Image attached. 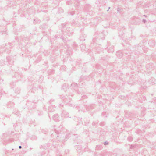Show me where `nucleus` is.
Returning <instances> with one entry per match:
<instances>
[{
    "instance_id": "1",
    "label": "nucleus",
    "mask_w": 156,
    "mask_h": 156,
    "mask_svg": "<svg viewBox=\"0 0 156 156\" xmlns=\"http://www.w3.org/2000/svg\"><path fill=\"white\" fill-rule=\"evenodd\" d=\"M105 31L101 32L98 31L96 32L93 36L92 39L93 43H91L90 45L92 47H94L95 48L98 50H99L100 47L98 46L99 45H97L96 44L98 43L101 40H104L105 39Z\"/></svg>"
},
{
    "instance_id": "2",
    "label": "nucleus",
    "mask_w": 156,
    "mask_h": 156,
    "mask_svg": "<svg viewBox=\"0 0 156 156\" xmlns=\"http://www.w3.org/2000/svg\"><path fill=\"white\" fill-rule=\"evenodd\" d=\"M54 132H55L54 134H51V136L53 137L55 135L57 140L60 141L65 142L66 141V139L69 138L70 135L69 133H67L65 136L64 134L59 133V131L56 129L54 130Z\"/></svg>"
},
{
    "instance_id": "3",
    "label": "nucleus",
    "mask_w": 156,
    "mask_h": 156,
    "mask_svg": "<svg viewBox=\"0 0 156 156\" xmlns=\"http://www.w3.org/2000/svg\"><path fill=\"white\" fill-rule=\"evenodd\" d=\"M94 8L92 7L91 5L89 4H86L84 8V11L86 12L87 14H89L90 16H93L94 13L93 11Z\"/></svg>"
},
{
    "instance_id": "4",
    "label": "nucleus",
    "mask_w": 156,
    "mask_h": 156,
    "mask_svg": "<svg viewBox=\"0 0 156 156\" xmlns=\"http://www.w3.org/2000/svg\"><path fill=\"white\" fill-rule=\"evenodd\" d=\"M61 30L64 35H67L68 36H70L73 33L72 29L70 27H67L65 30H63L62 28H61Z\"/></svg>"
},
{
    "instance_id": "5",
    "label": "nucleus",
    "mask_w": 156,
    "mask_h": 156,
    "mask_svg": "<svg viewBox=\"0 0 156 156\" xmlns=\"http://www.w3.org/2000/svg\"><path fill=\"white\" fill-rule=\"evenodd\" d=\"M58 97L59 98H62V100L66 104H69V102H70L71 99L69 96L66 95V96H64L63 95H59Z\"/></svg>"
},
{
    "instance_id": "6",
    "label": "nucleus",
    "mask_w": 156,
    "mask_h": 156,
    "mask_svg": "<svg viewBox=\"0 0 156 156\" xmlns=\"http://www.w3.org/2000/svg\"><path fill=\"white\" fill-rule=\"evenodd\" d=\"M23 76L21 73H16L13 76V78H16V80H21L24 81L25 80L23 78Z\"/></svg>"
},
{
    "instance_id": "7",
    "label": "nucleus",
    "mask_w": 156,
    "mask_h": 156,
    "mask_svg": "<svg viewBox=\"0 0 156 156\" xmlns=\"http://www.w3.org/2000/svg\"><path fill=\"white\" fill-rule=\"evenodd\" d=\"M135 46V49L134 50L136 54H138L140 53H141L142 50H144V48H142L139 44L138 45H136Z\"/></svg>"
},
{
    "instance_id": "8",
    "label": "nucleus",
    "mask_w": 156,
    "mask_h": 156,
    "mask_svg": "<svg viewBox=\"0 0 156 156\" xmlns=\"http://www.w3.org/2000/svg\"><path fill=\"white\" fill-rule=\"evenodd\" d=\"M55 107L54 105H50L48 107V116L50 118V120H51V118L50 115L49 113L54 112L55 110Z\"/></svg>"
},
{
    "instance_id": "9",
    "label": "nucleus",
    "mask_w": 156,
    "mask_h": 156,
    "mask_svg": "<svg viewBox=\"0 0 156 156\" xmlns=\"http://www.w3.org/2000/svg\"><path fill=\"white\" fill-rule=\"evenodd\" d=\"M70 134L69 136V137H70L74 141L76 140V142L78 143L79 142V143H81L82 141L81 140H79L78 141L76 140L77 138H78V135L77 134H72L71 136L70 133H69Z\"/></svg>"
},
{
    "instance_id": "10",
    "label": "nucleus",
    "mask_w": 156,
    "mask_h": 156,
    "mask_svg": "<svg viewBox=\"0 0 156 156\" xmlns=\"http://www.w3.org/2000/svg\"><path fill=\"white\" fill-rule=\"evenodd\" d=\"M82 105L84 107V108H82V109H81V112H85L87 110V109H88V105H87V101H85L83 102Z\"/></svg>"
},
{
    "instance_id": "11",
    "label": "nucleus",
    "mask_w": 156,
    "mask_h": 156,
    "mask_svg": "<svg viewBox=\"0 0 156 156\" xmlns=\"http://www.w3.org/2000/svg\"><path fill=\"white\" fill-rule=\"evenodd\" d=\"M125 30V28L123 27H121L119 28V36L122 37V38H124V37H122L123 36L124 33L123 31H124Z\"/></svg>"
},
{
    "instance_id": "12",
    "label": "nucleus",
    "mask_w": 156,
    "mask_h": 156,
    "mask_svg": "<svg viewBox=\"0 0 156 156\" xmlns=\"http://www.w3.org/2000/svg\"><path fill=\"white\" fill-rule=\"evenodd\" d=\"M141 22V19L139 18L136 17L134 20L133 24L135 25H138L140 24Z\"/></svg>"
},
{
    "instance_id": "13",
    "label": "nucleus",
    "mask_w": 156,
    "mask_h": 156,
    "mask_svg": "<svg viewBox=\"0 0 156 156\" xmlns=\"http://www.w3.org/2000/svg\"><path fill=\"white\" fill-rule=\"evenodd\" d=\"M71 86L72 88L77 93V90H78L79 88H80L78 87L77 84L75 83H72L71 84Z\"/></svg>"
},
{
    "instance_id": "14",
    "label": "nucleus",
    "mask_w": 156,
    "mask_h": 156,
    "mask_svg": "<svg viewBox=\"0 0 156 156\" xmlns=\"http://www.w3.org/2000/svg\"><path fill=\"white\" fill-rule=\"evenodd\" d=\"M71 86L72 88L77 93V90H78L79 88H80L78 87L77 84L75 83H72L71 84Z\"/></svg>"
},
{
    "instance_id": "15",
    "label": "nucleus",
    "mask_w": 156,
    "mask_h": 156,
    "mask_svg": "<svg viewBox=\"0 0 156 156\" xmlns=\"http://www.w3.org/2000/svg\"><path fill=\"white\" fill-rule=\"evenodd\" d=\"M78 3L77 0H70L69 2H67V4L69 5L70 4H72L74 3L75 4L74 5H78L79 4Z\"/></svg>"
},
{
    "instance_id": "16",
    "label": "nucleus",
    "mask_w": 156,
    "mask_h": 156,
    "mask_svg": "<svg viewBox=\"0 0 156 156\" xmlns=\"http://www.w3.org/2000/svg\"><path fill=\"white\" fill-rule=\"evenodd\" d=\"M7 60L8 64L10 66H12L13 64V61L10 57H7Z\"/></svg>"
},
{
    "instance_id": "17",
    "label": "nucleus",
    "mask_w": 156,
    "mask_h": 156,
    "mask_svg": "<svg viewBox=\"0 0 156 156\" xmlns=\"http://www.w3.org/2000/svg\"><path fill=\"white\" fill-rule=\"evenodd\" d=\"M85 92V89L83 87L79 88L78 90H77V93L79 94H82Z\"/></svg>"
},
{
    "instance_id": "18",
    "label": "nucleus",
    "mask_w": 156,
    "mask_h": 156,
    "mask_svg": "<svg viewBox=\"0 0 156 156\" xmlns=\"http://www.w3.org/2000/svg\"><path fill=\"white\" fill-rule=\"evenodd\" d=\"M86 35L83 33L81 34L79 37V39L81 41H84L85 40V38L86 37Z\"/></svg>"
},
{
    "instance_id": "19",
    "label": "nucleus",
    "mask_w": 156,
    "mask_h": 156,
    "mask_svg": "<svg viewBox=\"0 0 156 156\" xmlns=\"http://www.w3.org/2000/svg\"><path fill=\"white\" fill-rule=\"evenodd\" d=\"M75 148L78 153L81 152L83 150V147H82L81 145H76Z\"/></svg>"
},
{
    "instance_id": "20",
    "label": "nucleus",
    "mask_w": 156,
    "mask_h": 156,
    "mask_svg": "<svg viewBox=\"0 0 156 156\" xmlns=\"http://www.w3.org/2000/svg\"><path fill=\"white\" fill-rule=\"evenodd\" d=\"M61 116L64 118H67L69 117V113L67 112L63 111L61 114Z\"/></svg>"
},
{
    "instance_id": "21",
    "label": "nucleus",
    "mask_w": 156,
    "mask_h": 156,
    "mask_svg": "<svg viewBox=\"0 0 156 156\" xmlns=\"http://www.w3.org/2000/svg\"><path fill=\"white\" fill-rule=\"evenodd\" d=\"M53 119L56 122H58L60 120L59 116L57 114H55L53 116Z\"/></svg>"
},
{
    "instance_id": "22",
    "label": "nucleus",
    "mask_w": 156,
    "mask_h": 156,
    "mask_svg": "<svg viewBox=\"0 0 156 156\" xmlns=\"http://www.w3.org/2000/svg\"><path fill=\"white\" fill-rule=\"evenodd\" d=\"M116 55L118 58H121L123 56V53L122 51H119L116 52Z\"/></svg>"
},
{
    "instance_id": "23",
    "label": "nucleus",
    "mask_w": 156,
    "mask_h": 156,
    "mask_svg": "<svg viewBox=\"0 0 156 156\" xmlns=\"http://www.w3.org/2000/svg\"><path fill=\"white\" fill-rule=\"evenodd\" d=\"M125 117L126 118H128L132 116V113H131L129 111H125Z\"/></svg>"
},
{
    "instance_id": "24",
    "label": "nucleus",
    "mask_w": 156,
    "mask_h": 156,
    "mask_svg": "<svg viewBox=\"0 0 156 156\" xmlns=\"http://www.w3.org/2000/svg\"><path fill=\"white\" fill-rule=\"evenodd\" d=\"M148 44L151 47H154L155 45V43L153 41H148Z\"/></svg>"
},
{
    "instance_id": "25",
    "label": "nucleus",
    "mask_w": 156,
    "mask_h": 156,
    "mask_svg": "<svg viewBox=\"0 0 156 156\" xmlns=\"http://www.w3.org/2000/svg\"><path fill=\"white\" fill-rule=\"evenodd\" d=\"M148 83L149 84L152 85H154L155 84L154 82L155 80L153 78H151V79H150V80L148 81Z\"/></svg>"
},
{
    "instance_id": "26",
    "label": "nucleus",
    "mask_w": 156,
    "mask_h": 156,
    "mask_svg": "<svg viewBox=\"0 0 156 156\" xmlns=\"http://www.w3.org/2000/svg\"><path fill=\"white\" fill-rule=\"evenodd\" d=\"M68 86L67 84L64 83L63 84L62 86V89H63L64 91H66V90L68 88Z\"/></svg>"
},
{
    "instance_id": "27",
    "label": "nucleus",
    "mask_w": 156,
    "mask_h": 156,
    "mask_svg": "<svg viewBox=\"0 0 156 156\" xmlns=\"http://www.w3.org/2000/svg\"><path fill=\"white\" fill-rule=\"evenodd\" d=\"M39 132L41 133H42L45 134H47L48 132V130L47 129H41L39 130Z\"/></svg>"
},
{
    "instance_id": "28",
    "label": "nucleus",
    "mask_w": 156,
    "mask_h": 156,
    "mask_svg": "<svg viewBox=\"0 0 156 156\" xmlns=\"http://www.w3.org/2000/svg\"><path fill=\"white\" fill-rule=\"evenodd\" d=\"M114 51V46H111L109 48L108 52L109 53H112Z\"/></svg>"
},
{
    "instance_id": "29",
    "label": "nucleus",
    "mask_w": 156,
    "mask_h": 156,
    "mask_svg": "<svg viewBox=\"0 0 156 156\" xmlns=\"http://www.w3.org/2000/svg\"><path fill=\"white\" fill-rule=\"evenodd\" d=\"M21 90L19 87H17L15 88L14 91L16 94H18L20 93Z\"/></svg>"
},
{
    "instance_id": "30",
    "label": "nucleus",
    "mask_w": 156,
    "mask_h": 156,
    "mask_svg": "<svg viewBox=\"0 0 156 156\" xmlns=\"http://www.w3.org/2000/svg\"><path fill=\"white\" fill-rule=\"evenodd\" d=\"M75 108L77 109L78 110V112H79L80 111H81V109H82V108H84V107L82 105L80 106H76L75 107Z\"/></svg>"
},
{
    "instance_id": "31",
    "label": "nucleus",
    "mask_w": 156,
    "mask_h": 156,
    "mask_svg": "<svg viewBox=\"0 0 156 156\" xmlns=\"http://www.w3.org/2000/svg\"><path fill=\"white\" fill-rule=\"evenodd\" d=\"M14 105V104L13 102H10L9 103L8 107L12 108H13Z\"/></svg>"
},
{
    "instance_id": "32",
    "label": "nucleus",
    "mask_w": 156,
    "mask_h": 156,
    "mask_svg": "<svg viewBox=\"0 0 156 156\" xmlns=\"http://www.w3.org/2000/svg\"><path fill=\"white\" fill-rule=\"evenodd\" d=\"M80 47L81 48V51L83 52L84 51H86V47L84 45L81 44L80 45Z\"/></svg>"
},
{
    "instance_id": "33",
    "label": "nucleus",
    "mask_w": 156,
    "mask_h": 156,
    "mask_svg": "<svg viewBox=\"0 0 156 156\" xmlns=\"http://www.w3.org/2000/svg\"><path fill=\"white\" fill-rule=\"evenodd\" d=\"M102 148H103L102 146V145H97V146H96V150H101L102 149Z\"/></svg>"
},
{
    "instance_id": "34",
    "label": "nucleus",
    "mask_w": 156,
    "mask_h": 156,
    "mask_svg": "<svg viewBox=\"0 0 156 156\" xmlns=\"http://www.w3.org/2000/svg\"><path fill=\"white\" fill-rule=\"evenodd\" d=\"M12 113L17 115H18L19 114L20 112L18 111H17L16 109H15L13 110Z\"/></svg>"
},
{
    "instance_id": "35",
    "label": "nucleus",
    "mask_w": 156,
    "mask_h": 156,
    "mask_svg": "<svg viewBox=\"0 0 156 156\" xmlns=\"http://www.w3.org/2000/svg\"><path fill=\"white\" fill-rule=\"evenodd\" d=\"M22 39L23 41H29V38L28 37H25L24 36H23Z\"/></svg>"
},
{
    "instance_id": "36",
    "label": "nucleus",
    "mask_w": 156,
    "mask_h": 156,
    "mask_svg": "<svg viewBox=\"0 0 156 156\" xmlns=\"http://www.w3.org/2000/svg\"><path fill=\"white\" fill-rule=\"evenodd\" d=\"M98 122V121L97 120H95L94 121L92 124V126H95L96 125V124H97Z\"/></svg>"
},
{
    "instance_id": "37",
    "label": "nucleus",
    "mask_w": 156,
    "mask_h": 156,
    "mask_svg": "<svg viewBox=\"0 0 156 156\" xmlns=\"http://www.w3.org/2000/svg\"><path fill=\"white\" fill-rule=\"evenodd\" d=\"M37 113L39 116H41L43 114V112L42 111L37 110Z\"/></svg>"
},
{
    "instance_id": "38",
    "label": "nucleus",
    "mask_w": 156,
    "mask_h": 156,
    "mask_svg": "<svg viewBox=\"0 0 156 156\" xmlns=\"http://www.w3.org/2000/svg\"><path fill=\"white\" fill-rule=\"evenodd\" d=\"M88 109H87V110H88L89 109H94V105H88Z\"/></svg>"
},
{
    "instance_id": "39",
    "label": "nucleus",
    "mask_w": 156,
    "mask_h": 156,
    "mask_svg": "<svg viewBox=\"0 0 156 156\" xmlns=\"http://www.w3.org/2000/svg\"><path fill=\"white\" fill-rule=\"evenodd\" d=\"M123 53L126 54V55H128L130 54V52H129V51L128 52H127L126 50H124L123 52Z\"/></svg>"
},
{
    "instance_id": "40",
    "label": "nucleus",
    "mask_w": 156,
    "mask_h": 156,
    "mask_svg": "<svg viewBox=\"0 0 156 156\" xmlns=\"http://www.w3.org/2000/svg\"><path fill=\"white\" fill-rule=\"evenodd\" d=\"M127 140L130 142H131L133 140V138L131 136H129L127 138Z\"/></svg>"
},
{
    "instance_id": "41",
    "label": "nucleus",
    "mask_w": 156,
    "mask_h": 156,
    "mask_svg": "<svg viewBox=\"0 0 156 156\" xmlns=\"http://www.w3.org/2000/svg\"><path fill=\"white\" fill-rule=\"evenodd\" d=\"M66 54L67 55H70L71 54V51L69 50H67L66 52Z\"/></svg>"
},
{
    "instance_id": "42",
    "label": "nucleus",
    "mask_w": 156,
    "mask_h": 156,
    "mask_svg": "<svg viewBox=\"0 0 156 156\" xmlns=\"http://www.w3.org/2000/svg\"><path fill=\"white\" fill-rule=\"evenodd\" d=\"M15 85H16V83H15L14 82H12V83H10V85H11V87L13 88L14 87V86H15Z\"/></svg>"
},
{
    "instance_id": "43",
    "label": "nucleus",
    "mask_w": 156,
    "mask_h": 156,
    "mask_svg": "<svg viewBox=\"0 0 156 156\" xmlns=\"http://www.w3.org/2000/svg\"><path fill=\"white\" fill-rule=\"evenodd\" d=\"M89 120H86V121H84V125L85 126H87L89 124Z\"/></svg>"
},
{
    "instance_id": "44",
    "label": "nucleus",
    "mask_w": 156,
    "mask_h": 156,
    "mask_svg": "<svg viewBox=\"0 0 156 156\" xmlns=\"http://www.w3.org/2000/svg\"><path fill=\"white\" fill-rule=\"evenodd\" d=\"M69 14H70L71 16H73L75 14L74 12L73 11H71L70 12H68Z\"/></svg>"
},
{
    "instance_id": "45",
    "label": "nucleus",
    "mask_w": 156,
    "mask_h": 156,
    "mask_svg": "<svg viewBox=\"0 0 156 156\" xmlns=\"http://www.w3.org/2000/svg\"><path fill=\"white\" fill-rule=\"evenodd\" d=\"M33 140H36L37 139V137L35 135H33L31 137Z\"/></svg>"
},
{
    "instance_id": "46",
    "label": "nucleus",
    "mask_w": 156,
    "mask_h": 156,
    "mask_svg": "<svg viewBox=\"0 0 156 156\" xmlns=\"http://www.w3.org/2000/svg\"><path fill=\"white\" fill-rule=\"evenodd\" d=\"M105 123L104 122H101L100 124V125L101 126H103L105 125Z\"/></svg>"
},
{
    "instance_id": "47",
    "label": "nucleus",
    "mask_w": 156,
    "mask_h": 156,
    "mask_svg": "<svg viewBox=\"0 0 156 156\" xmlns=\"http://www.w3.org/2000/svg\"><path fill=\"white\" fill-rule=\"evenodd\" d=\"M117 11L118 12H119V13H121V12L120 11L121 10V9L120 8H119V7L117 8Z\"/></svg>"
},
{
    "instance_id": "48",
    "label": "nucleus",
    "mask_w": 156,
    "mask_h": 156,
    "mask_svg": "<svg viewBox=\"0 0 156 156\" xmlns=\"http://www.w3.org/2000/svg\"><path fill=\"white\" fill-rule=\"evenodd\" d=\"M134 147H135V146L134 145L131 144V145H130V149H133Z\"/></svg>"
},
{
    "instance_id": "49",
    "label": "nucleus",
    "mask_w": 156,
    "mask_h": 156,
    "mask_svg": "<svg viewBox=\"0 0 156 156\" xmlns=\"http://www.w3.org/2000/svg\"><path fill=\"white\" fill-rule=\"evenodd\" d=\"M62 26V28H64L65 27H66V23H63L61 24Z\"/></svg>"
},
{
    "instance_id": "50",
    "label": "nucleus",
    "mask_w": 156,
    "mask_h": 156,
    "mask_svg": "<svg viewBox=\"0 0 156 156\" xmlns=\"http://www.w3.org/2000/svg\"><path fill=\"white\" fill-rule=\"evenodd\" d=\"M60 37V36L58 35H55V38L56 39H57L58 38H59Z\"/></svg>"
},
{
    "instance_id": "51",
    "label": "nucleus",
    "mask_w": 156,
    "mask_h": 156,
    "mask_svg": "<svg viewBox=\"0 0 156 156\" xmlns=\"http://www.w3.org/2000/svg\"><path fill=\"white\" fill-rule=\"evenodd\" d=\"M61 38L63 41L64 42H65V41H66V40H65V39H64V37H63V36H61V37H60Z\"/></svg>"
},
{
    "instance_id": "52",
    "label": "nucleus",
    "mask_w": 156,
    "mask_h": 156,
    "mask_svg": "<svg viewBox=\"0 0 156 156\" xmlns=\"http://www.w3.org/2000/svg\"><path fill=\"white\" fill-rule=\"evenodd\" d=\"M54 101V99H51V100L49 101V103L50 104H51V102H53V101Z\"/></svg>"
},
{
    "instance_id": "53",
    "label": "nucleus",
    "mask_w": 156,
    "mask_h": 156,
    "mask_svg": "<svg viewBox=\"0 0 156 156\" xmlns=\"http://www.w3.org/2000/svg\"><path fill=\"white\" fill-rule=\"evenodd\" d=\"M108 142L107 141H105L104 143V144L105 145H108Z\"/></svg>"
},
{
    "instance_id": "54",
    "label": "nucleus",
    "mask_w": 156,
    "mask_h": 156,
    "mask_svg": "<svg viewBox=\"0 0 156 156\" xmlns=\"http://www.w3.org/2000/svg\"><path fill=\"white\" fill-rule=\"evenodd\" d=\"M80 120H78V122L79 123H81L82 122V121H81V119H82V118H81L80 119Z\"/></svg>"
},
{
    "instance_id": "55",
    "label": "nucleus",
    "mask_w": 156,
    "mask_h": 156,
    "mask_svg": "<svg viewBox=\"0 0 156 156\" xmlns=\"http://www.w3.org/2000/svg\"><path fill=\"white\" fill-rule=\"evenodd\" d=\"M58 9L62 13L63 12V10L62 9L60 8Z\"/></svg>"
},
{
    "instance_id": "56",
    "label": "nucleus",
    "mask_w": 156,
    "mask_h": 156,
    "mask_svg": "<svg viewBox=\"0 0 156 156\" xmlns=\"http://www.w3.org/2000/svg\"><path fill=\"white\" fill-rule=\"evenodd\" d=\"M82 97L83 98H87V97L85 95H84L82 96Z\"/></svg>"
},
{
    "instance_id": "57",
    "label": "nucleus",
    "mask_w": 156,
    "mask_h": 156,
    "mask_svg": "<svg viewBox=\"0 0 156 156\" xmlns=\"http://www.w3.org/2000/svg\"><path fill=\"white\" fill-rule=\"evenodd\" d=\"M142 22L144 23H145L146 22V20H145V19H143L142 20Z\"/></svg>"
},
{
    "instance_id": "58",
    "label": "nucleus",
    "mask_w": 156,
    "mask_h": 156,
    "mask_svg": "<svg viewBox=\"0 0 156 156\" xmlns=\"http://www.w3.org/2000/svg\"><path fill=\"white\" fill-rule=\"evenodd\" d=\"M101 58H102V59L104 60H107V58H105L104 57H103V58L102 57Z\"/></svg>"
},
{
    "instance_id": "59",
    "label": "nucleus",
    "mask_w": 156,
    "mask_h": 156,
    "mask_svg": "<svg viewBox=\"0 0 156 156\" xmlns=\"http://www.w3.org/2000/svg\"><path fill=\"white\" fill-rule=\"evenodd\" d=\"M73 45L75 47H76L77 46V44H76L75 43V42L74 43Z\"/></svg>"
},
{
    "instance_id": "60",
    "label": "nucleus",
    "mask_w": 156,
    "mask_h": 156,
    "mask_svg": "<svg viewBox=\"0 0 156 156\" xmlns=\"http://www.w3.org/2000/svg\"><path fill=\"white\" fill-rule=\"evenodd\" d=\"M61 107H63V105H61V104H59V107L61 108Z\"/></svg>"
},
{
    "instance_id": "61",
    "label": "nucleus",
    "mask_w": 156,
    "mask_h": 156,
    "mask_svg": "<svg viewBox=\"0 0 156 156\" xmlns=\"http://www.w3.org/2000/svg\"><path fill=\"white\" fill-rule=\"evenodd\" d=\"M40 148H43V146H42V145H41V146H40Z\"/></svg>"
},
{
    "instance_id": "62",
    "label": "nucleus",
    "mask_w": 156,
    "mask_h": 156,
    "mask_svg": "<svg viewBox=\"0 0 156 156\" xmlns=\"http://www.w3.org/2000/svg\"><path fill=\"white\" fill-rule=\"evenodd\" d=\"M19 148L20 149H21L22 148V147L21 146H19Z\"/></svg>"
},
{
    "instance_id": "63",
    "label": "nucleus",
    "mask_w": 156,
    "mask_h": 156,
    "mask_svg": "<svg viewBox=\"0 0 156 156\" xmlns=\"http://www.w3.org/2000/svg\"><path fill=\"white\" fill-rule=\"evenodd\" d=\"M140 131V130H136V133H139V131Z\"/></svg>"
},
{
    "instance_id": "64",
    "label": "nucleus",
    "mask_w": 156,
    "mask_h": 156,
    "mask_svg": "<svg viewBox=\"0 0 156 156\" xmlns=\"http://www.w3.org/2000/svg\"><path fill=\"white\" fill-rule=\"evenodd\" d=\"M8 44H9L10 45H11V43L9 42Z\"/></svg>"
}]
</instances>
